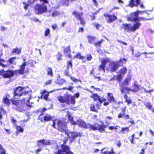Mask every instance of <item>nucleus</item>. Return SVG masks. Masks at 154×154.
I'll use <instances>...</instances> for the list:
<instances>
[{
  "label": "nucleus",
  "instance_id": "obj_12",
  "mask_svg": "<svg viewBox=\"0 0 154 154\" xmlns=\"http://www.w3.org/2000/svg\"><path fill=\"white\" fill-rule=\"evenodd\" d=\"M127 71L126 67H124L123 68L120 69L118 72V75H117L114 76V79H116L120 81L122 78L124 76Z\"/></svg>",
  "mask_w": 154,
  "mask_h": 154
},
{
  "label": "nucleus",
  "instance_id": "obj_58",
  "mask_svg": "<svg viewBox=\"0 0 154 154\" xmlns=\"http://www.w3.org/2000/svg\"><path fill=\"white\" fill-rule=\"evenodd\" d=\"M51 82H52L51 80H49L48 81H47L45 82V85H49V84H51Z\"/></svg>",
  "mask_w": 154,
  "mask_h": 154
},
{
  "label": "nucleus",
  "instance_id": "obj_26",
  "mask_svg": "<svg viewBox=\"0 0 154 154\" xmlns=\"http://www.w3.org/2000/svg\"><path fill=\"white\" fill-rule=\"evenodd\" d=\"M108 100L110 103L115 101L114 97H113V94L111 93H109L107 94Z\"/></svg>",
  "mask_w": 154,
  "mask_h": 154
},
{
  "label": "nucleus",
  "instance_id": "obj_53",
  "mask_svg": "<svg viewBox=\"0 0 154 154\" xmlns=\"http://www.w3.org/2000/svg\"><path fill=\"white\" fill-rule=\"evenodd\" d=\"M64 89H67L71 91H72V89H73V87L72 86H69L68 88H63Z\"/></svg>",
  "mask_w": 154,
  "mask_h": 154
},
{
  "label": "nucleus",
  "instance_id": "obj_29",
  "mask_svg": "<svg viewBox=\"0 0 154 154\" xmlns=\"http://www.w3.org/2000/svg\"><path fill=\"white\" fill-rule=\"evenodd\" d=\"M124 119L125 120L129 119V120L128 121L127 123H131L133 124H134L135 123L134 121L131 118H130V116L128 115H125V116Z\"/></svg>",
  "mask_w": 154,
  "mask_h": 154
},
{
  "label": "nucleus",
  "instance_id": "obj_43",
  "mask_svg": "<svg viewBox=\"0 0 154 154\" xmlns=\"http://www.w3.org/2000/svg\"><path fill=\"white\" fill-rule=\"evenodd\" d=\"M127 61V60L126 59L124 58H121L119 61V63H121V64L122 65L123 64H124L125 63V62H126Z\"/></svg>",
  "mask_w": 154,
  "mask_h": 154
},
{
  "label": "nucleus",
  "instance_id": "obj_25",
  "mask_svg": "<svg viewBox=\"0 0 154 154\" xmlns=\"http://www.w3.org/2000/svg\"><path fill=\"white\" fill-rule=\"evenodd\" d=\"M9 95L7 94L3 98V103L8 105L10 104V102L9 100Z\"/></svg>",
  "mask_w": 154,
  "mask_h": 154
},
{
  "label": "nucleus",
  "instance_id": "obj_9",
  "mask_svg": "<svg viewBox=\"0 0 154 154\" xmlns=\"http://www.w3.org/2000/svg\"><path fill=\"white\" fill-rule=\"evenodd\" d=\"M87 128H89L93 130H98L101 132L104 131V128H105L104 125H99L96 123L94 125L88 123L87 124Z\"/></svg>",
  "mask_w": 154,
  "mask_h": 154
},
{
  "label": "nucleus",
  "instance_id": "obj_39",
  "mask_svg": "<svg viewBox=\"0 0 154 154\" xmlns=\"http://www.w3.org/2000/svg\"><path fill=\"white\" fill-rule=\"evenodd\" d=\"M91 110L93 111L97 112V110L95 108V106L94 105L91 104L90 105Z\"/></svg>",
  "mask_w": 154,
  "mask_h": 154
},
{
  "label": "nucleus",
  "instance_id": "obj_34",
  "mask_svg": "<svg viewBox=\"0 0 154 154\" xmlns=\"http://www.w3.org/2000/svg\"><path fill=\"white\" fill-rule=\"evenodd\" d=\"M92 24L94 26H95L96 29L98 30H101L103 29L102 26L101 25L99 24L98 23H93Z\"/></svg>",
  "mask_w": 154,
  "mask_h": 154
},
{
  "label": "nucleus",
  "instance_id": "obj_15",
  "mask_svg": "<svg viewBox=\"0 0 154 154\" xmlns=\"http://www.w3.org/2000/svg\"><path fill=\"white\" fill-rule=\"evenodd\" d=\"M26 65V62L23 63L20 65L19 69L15 71L16 73L17 74L19 73L21 74H23L24 73L27 72L28 71L25 70V67Z\"/></svg>",
  "mask_w": 154,
  "mask_h": 154
},
{
  "label": "nucleus",
  "instance_id": "obj_13",
  "mask_svg": "<svg viewBox=\"0 0 154 154\" xmlns=\"http://www.w3.org/2000/svg\"><path fill=\"white\" fill-rule=\"evenodd\" d=\"M16 58V57H13L10 58L7 61L3 60L2 63L0 62V65L3 67H7L8 65L10 64L15 65L16 64V62L15 60Z\"/></svg>",
  "mask_w": 154,
  "mask_h": 154
},
{
  "label": "nucleus",
  "instance_id": "obj_44",
  "mask_svg": "<svg viewBox=\"0 0 154 154\" xmlns=\"http://www.w3.org/2000/svg\"><path fill=\"white\" fill-rule=\"evenodd\" d=\"M118 127H119V126L116 125L115 126H109L108 128L110 130H112L114 129L115 130H116L118 129Z\"/></svg>",
  "mask_w": 154,
  "mask_h": 154
},
{
  "label": "nucleus",
  "instance_id": "obj_20",
  "mask_svg": "<svg viewBox=\"0 0 154 154\" xmlns=\"http://www.w3.org/2000/svg\"><path fill=\"white\" fill-rule=\"evenodd\" d=\"M137 82L135 81L133 85V88H131V91L133 92H136L138 91L140 89V86L137 85Z\"/></svg>",
  "mask_w": 154,
  "mask_h": 154
},
{
  "label": "nucleus",
  "instance_id": "obj_62",
  "mask_svg": "<svg viewBox=\"0 0 154 154\" xmlns=\"http://www.w3.org/2000/svg\"><path fill=\"white\" fill-rule=\"evenodd\" d=\"M75 97H76V98H78L79 96V93H76L75 94H74V96Z\"/></svg>",
  "mask_w": 154,
  "mask_h": 154
},
{
  "label": "nucleus",
  "instance_id": "obj_17",
  "mask_svg": "<svg viewBox=\"0 0 154 154\" xmlns=\"http://www.w3.org/2000/svg\"><path fill=\"white\" fill-rule=\"evenodd\" d=\"M104 15L106 17V20L109 23L112 22L117 19V17L114 15H111L108 14H105Z\"/></svg>",
  "mask_w": 154,
  "mask_h": 154
},
{
  "label": "nucleus",
  "instance_id": "obj_49",
  "mask_svg": "<svg viewBox=\"0 0 154 154\" xmlns=\"http://www.w3.org/2000/svg\"><path fill=\"white\" fill-rule=\"evenodd\" d=\"M70 79L71 80H72L73 82H76L78 81H79L81 83V81L80 80H79L78 79H76V78L74 77H70Z\"/></svg>",
  "mask_w": 154,
  "mask_h": 154
},
{
  "label": "nucleus",
  "instance_id": "obj_16",
  "mask_svg": "<svg viewBox=\"0 0 154 154\" xmlns=\"http://www.w3.org/2000/svg\"><path fill=\"white\" fill-rule=\"evenodd\" d=\"M72 14L74 15L77 19L79 20L80 21L81 23L83 25L85 24V21L82 17V13L74 11L73 13Z\"/></svg>",
  "mask_w": 154,
  "mask_h": 154
},
{
  "label": "nucleus",
  "instance_id": "obj_47",
  "mask_svg": "<svg viewBox=\"0 0 154 154\" xmlns=\"http://www.w3.org/2000/svg\"><path fill=\"white\" fill-rule=\"evenodd\" d=\"M145 105L148 108V109L150 110L152 108V106L150 104V103H148L146 104H145Z\"/></svg>",
  "mask_w": 154,
  "mask_h": 154
},
{
  "label": "nucleus",
  "instance_id": "obj_57",
  "mask_svg": "<svg viewBox=\"0 0 154 154\" xmlns=\"http://www.w3.org/2000/svg\"><path fill=\"white\" fill-rule=\"evenodd\" d=\"M36 0H29L28 1V4L33 3Z\"/></svg>",
  "mask_w": 154,
  "mask_h": 154
},
{
  "label": "nucleus",
  "instance_id": "obj_51",
  "mask_svg": "<svg viewBox=\"0 0 154 154\" xmlns=\"http://www.w3.org/2000/svg\"><path fill=\"white\" fill-rule=\"evenodd\" d=\"M62 56V54L60 53H58L57 55V59L58 60H61V58Z\"/></svg>",
  "mask_w": 154,
  "mask_h": 154
},
{
  "label": "nucleus",
  "instance_id": "obj_36",
  "mask_svg": "<svg viewBox=\"0 0 154 154\" xmlns=\"http://www.w3.org/2000/svg\"><path fill=\"white\" fill-rule=\"evenodd\" d=\"M0 153L1 154H6V150L0 144Z\"/></svg>",
  "mask_w": 154,
  "mask_h": 154
},
{
  "label": "nucleus",
  "instance_id": "obj_50",
  "mask_svg": "<svg viewBox=\"0 0 154 154\" xmlns=\"http://www.w3.org/2000/svg\"><path fill=\"white\" fill-rule=\"evenodd\" d=\"M103 40H101V41H99L97 42H95L94 45L97 46H100L101 44L102 43V41Z\"/></svg>",
  "mask_w": 154,
  "mask_h": 154
},
{
  "label": "nucleus",
  "instance_id": "obj_40",
  "mask_svg": "<svg viewBox=\"0 0 154 154\" xmlns=\"http://www.w3.org/2000/svg\"><path fill=\"white\" fill-rule=\"evenodd\" d=\"M57 82L60 85H62L66 82V81L63 79H59L58 80Z\"/></svg>",
  "mask_w": 154,
  "mask_h": 154
},
{
  "label": "nucleus",
  "instance_id": "obj_10",
  "mask_svg": "<svg viewBox=\"0 0 154 154\" xmlns=\"http://www.w3.org/2000/svg\"><path fill=\"white\" fill-rule=\"evenodd\" d=\"M14 72L10 70L5 71L4 69L0 70V75L4 78H10L14 75Z\"/></svg>",
  "mask_w": 154,
  "mask_h": 154
},
{
  "label": "nucleus",
  "instance_id": "obj_5",
  "mask_svg": "<svg viewBox=\"0 0 154 154\" xmlns=\"http://www.w3.org/2000/svg\"><path fill=\"white\" fill-rule=\"evenodd\" d=\"M35 12L36 14H42L46 13L47 10V6L44 4H37L35 6Z\"/></svg>",
  "mask_w": 154,
  "mask_h": 154
},
{
  "label": "nucleus",
  "instance_id": "obj_61",
  "mask_svg": "<svg viewBox=\"0 0 154 154\" xmlns=\"http://www.w3.org/2000/svg\"><path fill=\"white\" fill-rule=\"evenodd\" d=\"M42 148H39L38 149L35 150V151L36 153V154H38V152L41 151L42 150Z\"/></svg>",
  "mask_w": 154,
  "mask_h": 154
},
{
  "label": "nucleus",
  "instance_id": "obj_35",
  "mask_svg": "<svg viewBox=\"0 0 154 154\" xmlns=\"http://www.w3.org/2000/svg\"><path fill=\"white\" fill-rule=\"evenodd\" d=\"M46 70L48 72V75H50L51 77H52L53 75V72L52 69L51 68L48 67L47 68Z\"/></svg>",
  "mask_w": 154,
  "mask_h": 154
},
{
  "label": "nucleus",
  "instance_id": "obj_56",
  "mask_svg": "<svg viewBox=\"0 0 154 154\" xmlns=\"http://www.w3.org/2000/svg\"><path fill=\"white\" fill-rule=\"evenodd\" d=\"M11 121L12 122L13 124H14V126H15L16 123V120H15L13 118H12L11 119Z\"/></svg>",
  "mask_w": 154,
  "mask_h": 154
},
{
  "label": "nucleus",
  "instance_id": "obj_11",
  "mask_svg": "<svg viewBox=\"0 0 154 154\" xmlns=\"http://www.w3.org/2000/svg\"><path fill=\"white\" fill-rule=\"evenodd\" d=\"M92 97L94 99L95 101H99L98 103L96 104V106L98 109L100 108L101 107V104L103 102H105L106 101V99L104 98H101L97 94H94Z\"/></svg>",
  "mask_w": 154,
  "mask_h": 154
},
{
  "label": "nucleus",
  "instance_id": "obj_60",
  "mask_svg": "<svg viewBox=\"0 0 154 154\" xmlns=\"http://www.w3.org/2000/svg\"><path fill=\"white\" fill-rule=\"evenodd\" d=\"M145 92H149L151 93V92H153L154 91V89H153L151 90H149V91H147L145 89H144Z\"/></svg>",
  "mask_w": 154,
  "mask_h": 154
},
{
  "label": "nucleus",
  "instance_id": "obj_23",
  "mask_svg": "<svg viewBox=\"0 0 154 154\" xmlns=\"http://www.w3.org/2000/svg\"><path fill=\"white\" fill-rule=\"evenodd\" d=\"M70 47H67L64 49V53L66 56L70 57H71L70 55Z\"/></svg>",
  "mask_w": 154,
  "mask_h": 154
},
{
  "label": "nucleus",
  "instance_id": "obj_4",
  "mask_svg": "<svg viewBox=\"0 0 154 154\" xmlns=\"http://www.w3.org/2000/svg\"><path fill=\"white\" fill-rule=\"evenodd\" d=\"M58 100L60 102L67 104H74L75 103V97L71 94H66L64 97L59 96L57 97Z\"/></svg>",
  "mask_w": 154,
  "mask_h": 154
},
{
  "label": "nucleus",
  "instance_id": "obj_46",
  "mask_svg": "<svg viewBox=\"0 0 154 154\" xmlns=\"http://www.w3.org/2000/svg\"><path fill=\"white\" fill-rule=\"evenodd\" d=\"M45 33V36H47L50 33V29L48 28L46 29Z\"/></svg>",
  "mask_w": 154,
  "mask_h": 154
},
{
  "label": "nucleus",
  "instance_id": "obj_54",
  "mask_svg": "<svg viewBox=\"0 0 154 154\" xmlns=\"http://www.w3.org/2000/svg\"><path fill=\"white\" fill-rule=\"evenodd\" d=\"M125 101L128 105L131 103L132 102V100L130 98H129L128 99H127Z\"/></svg>",
  "mask_w": 154,
  "mask_h": 154
},
{
  "label": "nucleus",
  "instance_id": "obj_28",
  "mask_svg": "<svg viewBox=\"0 0 154 154\" xmlns=\"http://www.w3.org/2000/svg\"><path fill=\"white\" fill-rule=\"evenodd\" d=\"M15 126L17 130L16 132V134L17 135H18L19 133L20 132H23V129L20 126L18 125H15Z\"/></svg>",
  "mask_w": 154,
  "mask_h": 154
},
{
  "label": "nucleus",
  "instance_id": "obj_6",
  "mask_svg": "<svg viewBox=\"0 0 154 154\" xmlns=\"http://www.w3.org/2000/svg\"><path fill=\"white\" fill-rule=\"evenodd\" d=\"M58 146L56 145V148L57 150L54 151L55 154H73L72 152L70 151L69 147L67 146L62 145H61L62 149H58Z\"/></svg>",
  "mask_w": 154,
  "mask_h": 154
},
{
  "label": "nucleus",
  "instance_id": "obj_1",
  "mask_svg": "<svg viewBox=\"0 0 154 154\" xmlns=\"http://www.w3.org/2000/svg\"><path fill=\"white\" fill-rule=\"evenodd\" d=\"M145 12V11H138L132 13L130 16L128 17L127 19L128 21H131L133 22V26H132L131 24L124 25L125 30L127 32H131V31H134L138 29L141 25V23L139 22L140 21L142 20H148L143 17H138L139 15L142 14Z\"/></svg>",
  "mask_w": 154,
  "mask_h": 154
},
{
  "label": "nucleus",
  "instance_id": "obj_18",
  "mask_svg": "<svg viewBox=\"0 0 154 154\" xmlns=\"http://www.w3.org/2000/svg\"><path fill=\"white\" fill-rule=\"evenodd\" d=\"M50 142L49 140L43 139L37 141V145L39 146H43L44 145H50Z\"/></svg>",
  "mask_w": 154,
  "mask_h": 154
},
{
  "label": "nucleus",
  "instance_id": "obj_55",
  "mask_svg": "<svg viewBox=\"0 0 154 154\" xmlns=\"http://www.w3.org/2000/svg\"><path fill=\"white\" fill-rule=\"evenodd\" d=\"M52 27L53 29L55 30L57 28V26L56 24H54L52 25Z\"/></svg>",
  "mask_w": 154,
  "mask_h": 154
},
{
  "label": "nucleus",
  "instance_id": "obj_41",
  "mask_svg": "<svg viewBox=\"0 0 154 154\" xmlns=\"http://www.w3.org/2000/svg\"><path fill=\"white\" fill-rule=\"evenodd\" d=\"M74 57H76L77 58H79L80 59H84L85 58V57L81 55L79 53L77 54L76 56H75Z\"/></svg>",
  "mask_w": 154,
  "mask_h": 154
},
{
  "label": "nucleus",
  "instance_id": "obj_14",
  "mask_svg": "<svg viewBox=\"0 0 154 154\" xmlns=\"http://www.w3.org/2000/svg\"><path fill=\"white\" fill-rule=\"evenodd\" d=\"M119 66L118 61L113 62L112 61H110L109 65V67L111 71L115 72L119 68Z\"/></svg>",
  "mask_w": 154,
  "mask_h": 154
},
{
  "label": "nucleus",
  "instance_id": "obj_32",
  "mask_svg": "<svg viewBox=\"0 0 154 154\" xmlns=\"http://www.w3.org/2000/svg\"><path fill=\"white\" fill-rule=\"evenodd\" d=\"M41 93L42 94V96L44 98L47 100L49 95V93L45 90H44L43 92H42Z\"/></svg>",
  "mask_w": 154,
  "mask_h": 154
},
{
  "label": "nucleus",
  "instance_id": "obj_30",
  "mask_svg": "<svg viewBox=\"0 0 154 154\" xmlns=\"http://www.w3.org/2000/svg\"><path fill=\"white\" fill-rule=\"evenodd\" d=\"M110 61V60L109 58L103 59L101 60V64L106 67V63H109Z\"/></svg>",
  "mask_w": 154,
  "mask_h": 154
},
{
  "label": "nucleus",
  "instance_id": "obj_21",
  "mask_svg": "<svg viewBox=\"0 0 154 154\" xmlns=\"http://www.w3.org/2000/svg\"><path fill=\"white\" fill-rule=\"evenodd\" d=\"M140 0H131L130 2V6L131 7L137 6L140 4Z\"/></svg>",
  "mask_w": 154,
  "mask_h": 154
},
{
  "label": "nucleus",
  "instance_id": "obj_3",
  "mask_svg": "<svg viewBox=\"0 0 154 154\" xmlns=\"http://www.w3.org/2000/svg\"><path fill=\"white\" fill-rule=\"evenodd\" d=\"M31 98L29 97V99L23 98L22 100H11L12 104L15 105L16 106V109L18 111L22 112L26 109V105L27 106L28 108H31L33 106L32 105V104L33 103L29 102V100Z\"/></svg>",
  "mask_w": 154,
  "mask_h": 154
},
{
  "label": "nucleus",
  "instance_id": "obj_24",
  "mask_svg": "<svg viewBox=\"0 0 154 154\" xmlns=\"http://www.w3.org/2000/svg\"><path fill=\"white\" fill-rule=\"evenodd\" d=\"M131 80V74H128L127 78L125 80L123 83H122L123 85H128L129 84V82Z\"/></svg>",
  "mask_w": 154,
  "mask_h": 154
},
{
  "label": "nucleus",
  "instance_id": "obj_38",
  "mask_svg": "<svg viewBox=\"0 0 154 154\" xmlns=\"http://www.w3.org/2000/svg\"><path fill=\"white\" fill-rule=\"evenodd\" d=\"M88 41L90 43H93L96 39V38L95 37H92L90 36H88Z\"/></svg>",
  "mask_w": 154,
  "mask_h": 154
},
{
  "label": "nucleus",
  "instance_id": "obj_42",
  "mask_svg": "<svg viewBox=\"0 0 154 154\" xmlns=\"http://www.w3.org/2000/svg\"><path fill=\"white\" fill-rule=\"evenodd\" d=\"M129 128L128 127L122 128V130L121 131V132H123L124 133H125L126 131H129Z\"/></svg>",
  "mask_w": 154,
  "mask_h": 154
},
{
  "label": "nucleus",
  "instance_id": "obj_31",
  "mask_svg": "<svg viewBox=\"0 0 154 154\" xmlns=\"http://www.w3.org/2000/svg\"><path fill=\"white\" fill-rule=\"evenodd\" d=\"M105 149V148H103L101 150V153H102V154H114L115 153V152H114L113 151V149L112 148L111 149V151H105L103 152V151Z\"/></svg>",
  "mask_w": 154,
  "mask_h": 154
},
{
  "label": "nucleus",
  "instance_id": "obj_33",
  "mask_svg": "<svg viewBox=\"0 0 154 154\" xmlns=\"http://www.w3.org/2000/svg\"><path fill=\"white\" fill-rule=\"evenodd\" d=\"M125 108L124 109L122 112L119 114L118 117L119 118H123L124 117V118L125 116V115H126L125 114Z\"/></svg>",
  "mask_w": 154,
  "mask_h": 154
},
{
  "label": "nucleus",
  "instance_id": "obj_7",
  "mask_svg": "<svg viewBox=\"0 0 154 154\" xmlns=\"http://www.w3.org/2000/svg\"><path fill=\"white\" fill-rule=\"evenodd\" d=\"M68 118L72 125H78L81 128H87V124L82 120L79 119L77 122H75L73 119V118L70 115L68 116Z\"/></svg>",
  "mask_w": 154,
  "mask_h": 154
},
{
  "label": "nucleus",
  "instance_id": "obj_64",
  "mask_svg": "<svg viewBox=\"0 0 154 154\" xmlns=\"http://www.w3.org/2000/svg\"><path fill=\"white\" fill-rule=\"evenodd\" d=\"M145 149L142 148L141 149V151L140 153V154H144V153Z\"/></svg>",
  "mask_w": 154,
  "mask_h": 154
},
{
  "label": "nucleus",
  "instance_id": "obj_52",
  "mask_svg": "<svg viewBox=\"0 0 154 154\" xmlns=\"http://www.w3.org/2000/svg\"><path fill=\"white\" fill-rule=\"evenodd\" d=\"M92 58V57L90 54H88L87 55V59L88 61L90 60Z\"/></svg>",
  "mask_w": 154,
  "mask_h": 154
},
{
  "label": "nucleus",
  "instance_id": "obj_22",
  "mask_svg": "<svg viewBox=\"0 0 154 154\" xmlns=\"http://www.w3.org/2000/svg\"><path fill=\"white\" fill-rule=\"evenodd\" d=\"M124 85H123L122 83H121L120 85V86L121 87L120 89L122 93L125 92V91H131V88L130 89L128 87H125Z\"/></svg>",
  "mask_w": 154,
  "mask_h": 154
},
{
  "label": "nucleus",
  "instance_id": "obj_45",
  "mask_svg": "<svg viewBox=\"0 0 154 154\" xmlns=\"http://www.w3.org/2000/svg\"><path fill=\"white\" fill-rule=\"evenodd\" d=\"M105 68L106 67H105L104 66H103L101 64L98 67V69L100 71H103V72H105Z\"/></svg>",
  "mask_w": 154,
  "mask_h": 154
},
{
  "label": "nucleus",
  "instance_id": "obj_8",
  "mask_svg": "<svg viewBox=\"0 0 154 154\" xmlns=\"http://www.w3.org/2000/svg\"><path fill=\"white\" fill-rule=\"evenodd\" d=\"M27 88H25L21 87L17 88L14 91V97H20L23 95H25L28 93Z\"/></svg>",
  "mask_w": 154,
  "mask_h": 154
},
{
  "label": "nucleus",
  "instance_id": "obj_27",
  "mask_svg": "<svg viewBox=\"0 0 154 154\" xmlns=\"http://www.w3.org/2000/svg\"><path fill=\"white\" fill-rule=\"evenodd\" d=\"M21 48H18L16 47L13 49L11 53L13 54H16L19 55L21 54Z\"/></svg>",
  "mask_w": 154,
  "mask_h": 154
},
{
  "label": "nucleus",
  "instance_id": "obj_48",
  "mask_svg": "<svg viewBox=\"0 0 154 154\" xmlns=\"http://www.w3.org/2000/svg\"><path fill=\"white\" fill-rule=\"evenodd\" d=\"M5 112L4 109L1 107L0 109V119L2 118V114H4Z\"/></svg>",
  "mask_w": 154,
  "mask_h": 154
},
{
  "label": "nucleus",
  "instance_id": "obj_19",
  "mask_svg": "<svg viewBox=\"0 0 154 154\" xmlns=\"http://www.w3.org/2000/svg\"><path fill=\"white\" fill-rule=\"evenodd\" d=\"M48 12L50 14V15H51L52 17H54L58 16L60 15L59 13L56 10L52 9L48 11Z\"/></svg>",
  "mask_w": 154,
  "mask_h": 154
},
{
  "label": "nucleus",
  "instance_id": "obj_2",
  "mask_svg": "<svg viewBox=\"0 0 154 154\" xmlns=\"http://www.w3.org/2000/svg\"><path fill=\"white\" fill-rule=\"evenodd\" d=\"M53 127L57 129L61 132H64L67 135L68 138L70 141L75 140L76 138L80 136L79 133H77L74 131L72 132L68 130H66V128L65 124L63 123L60 120L56 119L53 121Z\"/></svg>",
  "mask_w": 154,
  "mask_h": 154
},
{
  "label": "nucleus",
  "instance_id": "obj_37",
  "mask_svg": "<svg viewBox=\"0 0 154 154\" xmlns=\"http://www.w3.org/2000/svg\"><path fill=\"white\" fill-rule=\"evenodd\" d=\"M44 120L45 121H48L51 120L52 118L51 116L48 115L46 114L44 117Z\"/></svg>",
  "mask_w": 154,
  "mask_h": 154
},
{
  "label": "nucleus",
  "instance_id": "obj_59",
  "mask_svg": "<svg viewBox=\"0 0 154 154\" xmlns=\"http://www.w3.org/2000/svg\"><path fill=\"white\" fill-rule=\"evenodd\" d=\"M72 63L71 61H68V68L69 67H72Z\"/></svg>",
  "mask_w": 154,
  "mask_h": 154
},
{
  "label": "nucleus",
  "instance_id": "obj_63",
  "mask_svg": "<svg viewBox=\"0 0 154 154\" xmlns=\"http://www.w3.org/2000/svg\"><path fill=\"white\" fill-rule=\"evenodd\" d=\"M32 19L33 21H35L38 22L39 21V20L37 19L36 17H33L32 18Z\"/></svg>",
  "mask_w": 154,
  "mask_h": 154
}]
</instances>
